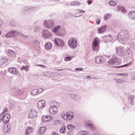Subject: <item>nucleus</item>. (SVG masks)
<instances>
[{"label":"nucleus","instance_id":"obj_37","mask_svg":"<svg viewBox=\"0 0 135 135\" xmlns=\"http://www.w3.org/2000/svg\"><path fill=\"white\" fill-rule=\"evenodd\" d=\"M52 47V45L50 42L47 43L45 46V47L46 49L47 50H50Z\"/></svg>","mask_w":135,"mask_h":135},{"label":"nucleus","instance_id":"obj_51","mask_svg":"<svg viewBox=\"0 0 135 135\" xmlns=\"http://www.w3.org/2000/svg\"><path fill=\"white\" fill-rule=\"evenodd\" d=\"M27 68H26L24 66H23L21 68V70H25L26 71H28V67L27 66Z\"/></svg>","mask_w":135,"mask_h":135},{"label":"nucleus","instance_id":"obj_54","mask_svg":"<svg viewBox=\"0 0 135 135\" xmlns=\"http://www.w3.org/2000/svg\"><path fill=\"white\" fill-rule=\"evenodd\" d=\"M55 124H60L61 123V122L59 120H55L54 121Z\"/></svg>","mask_w":135,"mask_h":135},{"label":"nucleus","instance_id":"obj_16","mask_svg":"<svg viewBox=\"0 0 135 135\" xmlns=\"http://www.w3.org/2000/svg\"><path fill=\"white\" fill-rule=\"evenodd\" d=\"M103 41L105 42H107L111 41L112 40V37L110 35H107L103 37Z\"/></svg>","mask_w":135,"mask_h":135},{"label":"nucleus","instance_id":"obj_1","mask_svg":"<svg viewBox=\"0 0 135 135\" xmlns=\"http://www.w3.org/2000/svg\"><path fill=\"white\" fill-rule=\"evenodd\" d=\"M52 31L55 35L60 36H63L66 33L64 28L60 25L57 26L52 28Z\"/></svg>","mask_w":135,"mask_h":135},{"label":"nucleus","instance_id":"obj_15","mask_svg":"<svg viewBox=\"0 0 135 135\" xmlns=\"http://www.w3.org/2000/svg\"><path fill=\"white\" fill-rule=\"evenodd\" d=\"M37 115V112L34 109H31L29 112L28 116L31 118H33L36 117Z\"/></svg>","mask_w":135,"mask_h":135},{"label":"nucleus","instance_id":"obj_64","mask_svg":"<svg viewBox=\"0 0 135 135\" xmlns=\"http://www.w3.org/2000/svg\"><path fill=\"white\" fill-rule=\"evenodd\" d=\"M51 135H58L57 133L56 132H54Z\"/></svg>","mask_w":135,"mask_h":135},{"label":"nucleus","instance_id":"obj_25","mask_svg":"<svg viewBox=\"0 0 135 135\" xmlns=\"http://www.w3.org/2000/svg\"><path fill=\"white\" fill-rule=\"evenodd\" d=\"M128 17L131 19H135V11H130L128 13Z\"/></svg>","mask_w":135,"mask_h":135},{"label":"nucleus","instance_id":"obj_24","mask_svg":"<svg viewBox=\"0 0 135 135\" xmlns=\"http://www.w3.org/2000/svg\"><path fill=\"white\" fill-rule=\"evenodd\" d=\"M69 96L70 97L77 100H78L80 99V96L75 94H70Z\"/></svg>","mask_w":135,"mask_h":135},{"label":"nucleus","instance_id":"obj_58","mask_svg":"<svg viewBox=\"0 0 135 135\" xmlns=\"http://www.w3.org/2000/svg\"><path fill=\"white\" fill-rule=\"evenodd\" d=\"M4 23L3 21L0 19V27H1V26L3 25Z\"/></svg>","mask_w":135,"mask_h":135},{"label":"nucleus","instance_id":"obj_61","mask_svg":"<svg viewBox=\"0 0 135 135\" xmlns=\"http://www.w3.org/2000/svg\"><path fill=\"white\" fill-rule=\"evenodd\" d=\"M134 97L133 96H133L130 95L129 96V97H128V99H129L130 100H132L133 99Z\"/></svg>","mask_w":135,"mask_h":135},{"label":"nucleus","instance_id":"obj_60","mask_svg":"<svg viewBox=\"0 0 135 135\" xmlns=\"http://www.w3.org/2000/svg\"><path fill=\"white\" fill-rule=\"evenodd\" d=\"M83 70V69L82 68H76L75 69V70L76 71L79 70V71H82Z\"/></svg>","mask_w":135,"mask_h":135},{"label":"nucleus","instance_id":"obj_2","mask_svg":"<svg viewBox=\"0 0 135 135\" xmlns=\"http://www.w3.org/2000/svg\"><path fill=\"white\" fill-rule=\"evenodd\" d=\"M128 32L125 30H123L119 32L117 36L118 40L122 41L128 39Z\"/></svg>","mask_w":135,"mask_h":135},{"label":"nucleus","instance_id":"obj_47","mask_svg":"<svg viewBox=\"0 0 135 135\" xmlns=\"http://www.w3.org/2000/svg\"><path fill=\"white\" fill-rule=\"evenodd\" d=\"M4 114H0V122H3L4 120Z\"/></svg>","mask_w":135,"mask_h":135},{"label":"nucleus","instance_id":"obj_50","mask_svg":"<svg viewBox=\"0 0 135 135\" xmlns=\"http://www.w3.org/2000/svg\"><path fill=\"white\" fill-rule=\"evenodd\" d=\"M38 94L42 93L44 90L43 88H39L37 89Z\"/></svg>","mask_w":135,"mask_h":135},{"label":"nucleus","instance_id":"obj_49","mask_svg":"<svg viewBox=\"0 0 135 135\" xmlns=\"http://www.w3.org/2000/svg\"><path fill=\"white\" fill-rule=\"evenodd\" d=\"M40 28L38 26H36L34 28V31L35 32H37L39 31Z\"/></svg>","mask_w":135,"mask_h":135},{"label":"nucleus","instance_id":"obj_38","mask_svg":"<svg viewBox=\"0 0 135 135\" xmlns=\"http://www.w3.org/2000/svg\"><path fill=\"white\" fill-rule=\"evenodd\" d=\"M33 130V129L32 127H28L25 131V133L27 135L29 134Z\"/></svg>","mask_w":135,"mask_h":135},{"label":"nucleus","instance_id":"obj_36","mask_svg":"<svg viewBox=\"0 0 135 135\" xmlns=\"http://www.w3.org/2000/svg\"><path fill=\"white\" fill-rule=\"evenodd\" d=\"M19 33L20 34H18V36H20L21 37L23 38L24 39L26 40L27 38L28 37V36L23 34L20 31L19 32Z\"/></svg>","mask_w":135,"mask_h":135},{"label":"nucleus","instance_id":"obj_32","mask_svg":"<svg viewBox=\"0 0 135 135\" xmlns=\"http://www.w3.org/2000/svg\"><path fill=\"white\" fill-rule=\"evenodd\" d=\"M76 128L75 126L71 124H68L67 126V129L69 130H73L75 129Z\"/></svg>","mask_w":135,"mask_h":135},{"label":"nucleus","instance_id":"obj_26","mask_svg":"<svg viewBox=\"0 0 135 135\" xmlns=\"http://www.w3.org/2000/svg\"><path fill=\"white\" fill-rule=\"evenodd\" d=\"M8 56L14 58L15 57V54L14 52L11 50H8L7 51Z\"/></svg>","mask_w":135,"mask_h":135},{"label":"nucleus","instance_id":"obj_29","mask_svg":"<svg viewBox=\"0 0 135 135\" xmlns=\"http://www.w3.org/2000/svg\"><path fill=\"white\" fill-rule=\"evenodd\" d=\"M68 112H63L61 113V116L63 119L67 120Z\"/></svg>","mask_w":135,"mask_h":135},{"label":"nucleus","instance_id":"obj_27","mask_svg":"<svg viewBox=\"0 0 135 135\" xmlns=\"http://www.w3.org/2000/svg\"><path fill=\"white\" fill-rule=\"evenodd\" d=\"M10 125H6L4 126L3 127V132L5 133H8L10 131Z\"/></svg>","mask_w":135,"mask_h":135},{"label":"nucleus","instance_id":"obj_20","mask_svg":"<svg viewBox=\"0 0 135 135\" xmlns=\"http://www.w3.org/2000/svg\"><path fill=\"white\" fill-rule=\"evenodd\" d=\"M126 55L128 58L130 59H132L133 56L131 50L129 48H128L126 50Z\"/></svg>","mask_w":135,"mask_h":135},{"label":"nucleus","instance_id":"obj_13","mask_svg":"<svg viewBox=\"0 0 135 135\" xmlns=\"http://www.w3.org/2000/svg\"><path fill=\"white\" fill-rule=\"evenodd\" d=\"M95 61L97 63L100 64L103 63L105 60L102 56H100L96 57L95 58Z\"/></svg>","mask_w":135,"mask_h":135},{"label":"nucleus","instance_id":"obj_21","mask_svg":"<svg viewBox=\"0 0 135 135\" xmlns=\"http://www.w3.org/2000/svg\"><path fill=\"white\" fill-rule=\"evenodd\" d=\"M67 115V120H71L74 118V114L72 112L69 111L68 112Z\"/></svg>","mask_w":135,"mask_h":135},{"label":"nucleus","instance_id":"obj_28","mask_svg":"<svg viewBox=\"0 0 135 135\" xmlns=\"http://www.w3.org/2000/svg\"><path fill=\"white\" fill-rule=\"evenodd\" d=\"M118 11H120L123 13H125L126 12V9L123 7L118 5Z\"/></svg>","mask_w":135,"mask_h":135},{"label":"nucleus","instance_id":"obj_30","mask_svg":"<svg viewBox=\"0 0 135 135\" xmlns=\"http://www.w3.org/2000/svg\"><path fill=\"white\" fill-rule=\"evenodd\" d=\"M51 119L50 115H47L45 116H43L42 118V120L44 122H47L50 120Z\"/></svg>","mask_w":135,"mask_h":135},{"label":"nucleus","instance_id":"obj_10","mask_svg":"<svg viewBox=\"0 0 135 135\" xmlns=\"http://www.w3.org/2000/svg\"><path fill=\"white\" fill-rule=\"evenodd\" d=\"M38 8L36 6H25L24 8V10L26 11L27 13H30L31 12L36 11L38 10Z\"/></svg>","mask_w":135,"mask_h":135},{"label":"nucleus","instance_id":"obj_57","mask_svg":"<svg viewBox=\"0 0 135 135\" xmlns=\"http://www.w3.org/2000/svg\"><path fill=\"white\" fill-rule=\"evenodd\" d=\"M36 65L37 66L41 67L42 68H46V66L45 65Z\"/></svg>","mask_w":135,"mask_h":135},{"label":"nucleus","instance_id":"obj_40","mask_svg":"<svg viewBox=\"0 0 135 135\" xmlns=\"http://www.w3.org/2000/svg\"><path fill=\"white\" fill-rule=\"evenodd\" d=\"M8 59L6 57H3L1 58V60H2V62H0V65H2L4 63L7 62L8 60Z\"/></svg>","mask_w":135,"mask_h":135},{"label":"nucleus","instance_id":"obj_4","mask_svg":"<svg viewBox=\"0 0 135 135\" xmlns=\"http://www.w3.org/2000/svg\"><path fill=\"white\" fill-rule=\"evenodd\" d=\"M68 44L71 48L73 49H76L78 45L77 40L75 38H71L68 41Z\"/></svg>","mask_w":135,"mask_h":135},{"label":"nucleus","instance_id":"obj_5","mask_svg":"<svg viewBox=\"0 0 135 135\" xmlns=\"http://www.w3.org/2000/svg\"><path fill=\"white\" fill-rule=\"evenodd\" d=\"M19 32L16 30H12L8 32L5 35V37L7 38H13L15 36H18L19 34Z\"/></svg>","mask_w":135,"mask_h":135},{"label":"nucleus","instance_id":"obj_56","mask_svg":"<svg viewBox=\"0 0 135 135\" xmlns=\"http://www.w3.org/2000/svg\"><path fill=\"white\" fill-rule=\"evenodd\" d=\"M100 20L99 18H98L96 20V23L97 25H99L100 24Z\"/></svg>","mask_w":135,"mask_h":135},{"label":"nucleus","instance_id":"obj_62","mask_svg":"<svg viewBox=\"0 0 135 135\" xmlns=\"http://www.w3.org/2000/svg\"><path fill=\"white\" fill-rule=\"evenodd\" d=\"M55 15V13H51L49 14V16L50 17H52Z\"/></svg>","mask_w":135,"mask_h":135},{"label":"nucleus","instance_id":"obj_48","mask_svg":"<svg viewBox=\"0 0 135 135\" xmlns=\"http://www.w3.org/2000/svg\"><path fill=\"white\" fill-rule=\"evenodd\" d=\"M114 80L117 83H122L123 82V80H122L120 79H115Z\"/></svg>","mask_w":135,"mask_h":135},{"label":"nucleus","instance_id":"obj_53","mask_svg":"<svg viewBox=\"0 0 135 135\" xmlns=\"http://www.w3.org/2000/svg\"><path fill=\"white\" fill-rule=\"evenodd\" d=\"M0 74L1 75H4L6 74V70H1Z\"/></svg>","mask_w":135,"mask_h":135},{"label":"nucleus","instance_id":"obj_59","mask_svg":"<svg viewBox=\"0 0 135 135\" xmlns=\"http://www.w3.org/2000/svg\"><path fill=\"white\" fill-rule=\"evenodd\" d=\"M67 134L68 135H72L73 134V132L71 131H69Z\"/></svg>","mask_w":135,"mask_h":135},{"label":"nucleus","instance_id":"obj_41","mask_svg":"<svg viewBox=\"0 0 135 135\" xmlns=\"http://www.w3.org/2000/svg\"><path fill=\"white\" fill-rule=\"evenodd\" d=\"M31 94L33 96L36 95L38 94V93H37V89H34L32 90Z\"/></svg>","mask_w":135,"mask_h":135},{"label":"nucleus","instance_id":"obj_23","mask_svg":"<svg viewBox=\"0 0 135 135\" xmlns=\"http://www.w3.org/2000/svg\"><path fill=\"white\" fill-rule=\"evenodd\" d=\"M107 26L106 25H104L102 27L99 28L98 30V33H103L104 32L106 29L107 28Z\"/></svg>","mask_w":135,"mask_h":135},{"label":"nucleus","instance_id":"obj_46","mask_svg":"<svg viewBox=\"0 0 135 135\" xmlns=\"http://www.w3.org/2000/svg\"><path fill=\"white\" fill-rule=\"evenodd\" d=\"M52 73L50 71H47L45 73L44 75L47 76H51Z\"/></svg>","mask_w":135,"mask_h":135},{"label":"nucleus","instance_id":"obj_35","mask_svg":"<svg viewBox=\"0 0 135 135\" xmlns=\"http://www.w3.org/2000/svg\"><path fill=\"white\" fill-rule=\"evenodd\" d=\"M46 128L45 127H41L38 131V133L40 134H41L45 132Z\"/></svg>","mask_w":135,"mask_h":135},{"label":"nucleus","instance_id":"obj_44","mask_svg":"<svg viewBox=\"0 0 135 135\" xmlns=\"http://www.w3.org/2000/svg\"><path fill=\"white\" fill-rule=\"evenodd\" d=\"M33 44L37 46L38 47L40 46V43L39 41L37 40H35L33 41Z\"/></svg>","mask_w":135,"mask_h":135},{"label":"nucleus","instance_id":"obj_6","mask_svg":"<svg viewBox=\"0 0 135 135\" xmlns=\"http://www.w3.org/2000/svg\"><path fill=\"white\" fill-rule=\"evenodd\" d=\"M43 24L46 28H49L54 25L55 22L53 20L50 19L44 21Z\"/></svg>","mask_w":135,"mask_h":135},{"label":"nucleus","instance_id":"obj_12","mask_svg":"<svg viewBox=\"0 0 135 135\" xmlns=\"http://www.w3.org/2000/svg\"><path fill=\"white\" fill-rule=\"evenodd\" d=\"M49 111L51 114L55 115L58 113V109L55 107L50 106L49 109Z\"/></svg>","mask_w":135,"mask_h":135},{"label":"nucleus","instance_id":"obj_34","mask_svg":"<svg viewBox=\"0 0 135 135\" xmlns=\"http://www.w3.org/2000/svg\"><path fill=\"white\" fill-rule=\"evenodd\" d=\"M60 105L59 103H57L55 101H53L51 105V106H53L56 108H57L60 106Z\"/></svg>","mask_w":135,"mask_h":135},{"label":"nucleus","instance_id":"obj_52","mask_svg":"<svg viewBox=\"0 0 135 135\" xmlns=\"http://www.w3.org/2000/svg\"><path fill=\"white\" fill-rule=\"evenodd\" d=\"M71 59V57H65V60L66 61H68L70 60Z\"/></svg>","mask_w":135,"mask_h":135},{"label":"nucleus","instance_id":"obj_39","mask_svg":"<svg viewBox=\"0 0 135 135\" xmlns=\"http://www.w3.org/2000/svg\"><path fill=\"white\" fill-rule=\"evenodd\" d=\"M112 16L110 14L107 13L104 15V18L105 21H107L109 18Z\"/></svg>","mask_w":135,"mask_h":135},{"label":"nucleus","instance_id":"obj_31","mask_svg":"<svg viewBox=\"0 0 135 135\" xmlns=\"http://www.w3.org/2000/svg\"><path fill=\"white\" fill-rule=\"evenodd\" d=\"M117 3V2L116 0H111L109 2L108 4L111 6H115Z\"/></svg>","mask_w":135,"mask_h":135},{"label":"nucleus","instance_id":"obj_43","mask_svg":"<svg viewBox=\"0 0 135 135\" xmlns=\"http://www.w3.org/2000/svg\"><path fill=\"white\" fill-rule=\"evenodd\" d=\"M70 4L71 6H78L80 4L78 2L74 1L71 2Z\"/></svg>","mask_w":135,"mask_h":135},{"label":"nucleus","instance_id":"obj_19","mask_svg":"<svg viewBox=\"0 0 135 135\" xmlns=\"http://www.w3.org/2000/svg\"><path fill=\"white\" fill-rule=\"evenodd\" d=\"M23 90H19L18 89H14L13 90V93L15 95L20 96L23 93Z\"/></svg>","mask_w":135,"mask_h":135},{"label":"nucleus","instance_id":"obj_17","mask_svg":"<svg viewBox=\"0 0 135 135\" xmlns=\"http://www.w3.org/2000/svg\"><path fill=\"white\" fill-rule=\"evenodd\" d=\"M117 54L119 55L120 56L124 54V48L122 47H116Z\"/></svg>","mask_w":135,"mask_h":135},{"label":"nucleus","instance_id":"obj_11","mask_svg":"<svg viewBox=\"0 0 135 135\" xmlns=\"http://www.w3.org/2000/svg\"><path fill=\"white\" fill-rule=\"evenodd\" d=\"M54 41L55 45L57 46L62 47L64 46V42L61 39L56 38L54 39Z\"/></svg>","mask_w":135,"mask_h":135},{"label":"nucleus","instance_id":"obj_45","mask_svg":"<svg viewBox=\"0 0 135 135\" xmlns=\"http://www.w3.org/2000/svg\"><path fill=\"white\" fill-rule=\"evenodd\" d=\"M66 127H62L60 128V132L61 133H64L65 132Z\"/></svg>","mask_w":135,"mask_h":135},{"label":"nucleus","instance_id":"obj_63","mask_svg":"<svg viewBox=\"0 0 135 135\" xmlns=\"http://www.w3.org/2000/svg\"><path fill=\"white\" fill-rule=\"evenodd\" d=\"M8 110V109L7 108H5L4 110H3V112L5 113L7 112Z\"/></svg>","mask_w":135,"mask_h":135},{"label":"nucleus","instance_id":"obj_3","mask_svg":"<svg viewBox=\"0 0 135 135\" xmlns=\"http://www.w3.org/2000/svg\"><path fill=\"white\" fill-rule=\"evenodd\" d=\"M121 61L122 60L120 58L117 56H114L109 60L108 63L109 65L119 64L121 63Z\"/></svg>","mask_w":135,"mask_h":135},{"label":"nucleus","instance_id":"obj_33","mask_svg":"<svg viewBox=\"0 0 135 135\" xmlns=\"http://www.w3.org/2000/svg\"><path fill=\"white\" fill-rule=\"evenodd\" d=\"M78 135H88L89 134V132L85 131H81L79 132L78 133Z\"/></svg>","mask_w":135,"mask_h":135},{"label":"nucleus","instance_id":"obj_42","mask_svg":"<svg viewBox=\"0 0 135 135\" xmlns=\"http://www.w3.org/2000/svg\"><path fill=\"white\" fill-rule=\"evenodd\" d=\"M131 64V62H129L128 64H126L123 65H122L120 66H115V67L117 68H122L123 67H126L129 66L130 64Z\"/></svg>","mask_w":135,"mask_h":135},{"label":"nucleus","instance_id":"obj_7","mask_svg":"<svg viewBox=\"0 0 135 135\" xmlns=\"http://www.w3.org/2000/svg\"><path fill=\"white\" fill-rule=\"evenodd\" d=\"M100 42L99 39L96 37L93 40L92 43V49L94 51H97L99 49V45Z\"/></svg>","mask_w":135,"mask_h":135},{"label":"nucleus","instance_id":"obj_8","mask_svg":"<svg viewBox=\"0 0 135 135\" xmlns=\"http://www.w3.org/2000/svg\"><path fill=\"white\" fill-rule=\"evenodd\" d=\"M84 123L85 126L87 128L92 131L95 130V126L92 124L91 120H88L85 121Z\"/></svg>","mask_w":135,"mask_h":135},{"label":"nucleus","instance_id":"obj_14","mask_svg":"<svg viewBox=\"0 0 135 135\" xmlns=\"http://www.w3.org/2000/svg\"><path fill=\"white\" fill-rule=\"evenodd\" d=\"M46 105L45 102L44 100H41L39 101L37 104V107L39 109L43 108Z\"/></svg>","mask_w":135,"mask_h":135},{"label":"nucleus","instance_id":"obj_9","mask_svg":"<svg viewBox=\"0 0 135 135\" xmlns=\"http://www.w3.org/2000/svg\"><path fill=\"white\" fill-rule=\"evenodd\" d=\"M43 37L45 39H50L52 37L51 33L47 30H43L41 32Z\"/></svg>","mask_w":135,"mask_h":135},{"label":"nucleus","instance_id":"obj_22","mask_svg":"<svg viewBox=\"0 0 135 135\" xmlns=\"http://www.w3.org/2000/svg\"><path fill=\"white\" fill-rule=\"evenodd\" d=\"M9 71L12 74H17L18 73V70L16 68H11L8 69Z\"/></svg>","mask_w":135,"mask_h":135},{"label":"nucleus","instance_id":"obj_18","mask_svg":"<svg viewBox=\"0 0 135 135\" xmlns=\"http://www.w3.org/2000/svg\"><path fill=\"white\" fill-rule=\"evenodd\" d=\"M4 120L3 123L4 124H7L9 122L11 118L10 115L8 113H6L4 115Z\"/></svg>","mask_w":135,"mask_h":135},{"label":"nucleus","instance_id":"obj_55","mask_svg":"<svg viewBox=\"0 0 135 135\" xmlns=\"http://www.w3.org/2000/svg\"><path fill=\"white\" fill-rule=\"evenodd\" d=\"M78 12L79 13H85V11H83L80 9H78L77 10Z\"/></svg>","mask_w":135,"mask_h":135}]
</instances>
